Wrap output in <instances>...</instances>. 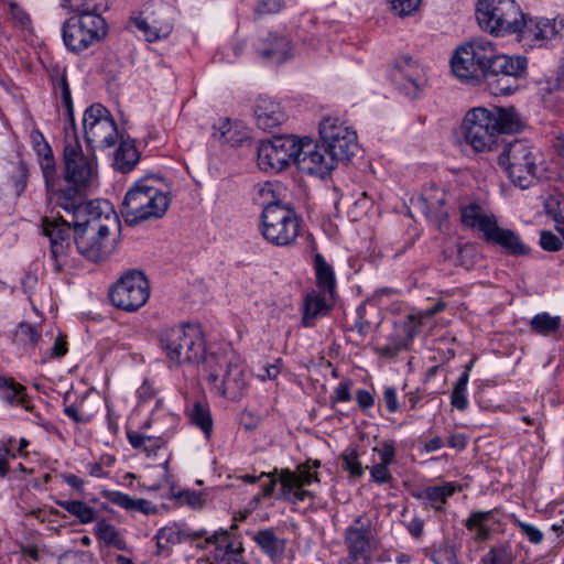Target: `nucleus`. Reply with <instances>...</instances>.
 I'll return each mask as SVG.
<instances>
[{
  "mask_svg": "<svg viewBox=\"0 0 564 564\" xmlns=\"http://www.w3.org/2000/svg\"><path fill=\"white\" fill-rule=\"evenodd\" d=\"M453 74L466 84L485 82L494 95H510L524 78L528 58L498 53L487 39H475L457 47L451 58Z\"/></svg>",
  "mask_w": 564,
  "mask_h": 564,
  "instance_id": "1",
  "label": "nucleus"
},
{
  "mask_svg": "<svg viewBox=\"0 0 564 564\" xmlns=\"http://www.w3.org/2000/svg\"><path fill=\"white\" fill-rule=\"evenodd\" d=\"M65 197L67 202H58L55 207L72 214L73 221H66L61 216H43L41 220L42 234L50 239L51 254L55 261V271L61 272L66 263L70 249V228L87 227L91 223L105 225L107 231L118 227L119 220L108 200L95 199L85 202L86 193L80 188L69 187Z\"/></svg>",
  "mask_w": 564,
  "mask_h": 564,
  "instance_id": "2",
  "label": "nucleus"
},
{
  "mask_svg": "<svg viewBox=\"0 0 564 564\" xmlns=\"http://www.w3.org/2000/svg\"><path fill=\"white\" fill-rule=\"evenodd\" d=\"M321 142L306 140L310 159L301 162V172L321 178L327 176L338 162H349L358 150L357 134L338 118H324L319 123Z\"/></svg>",
  "mask_w": 564,
  "mask_h": 564,
  "instance_id": "3",
  "label": "nucleus"
},
{
  "mask_svg": "<svg viewBox=\"0 0 564 564\" xmlns=\"http://www.w3.org/2000/svg\"><path fill=\"white\" fill-rule=\"evenodd\" d=\"M523 121L514 107L489 110L476 107L468 110L460 131L466 144L475 152L498 151L505 143L502 134L517 133Z\"/></svg>",
  "mask_w": 564,
  "mask_h": 564,
  "instance_id": "4",
  "label": "nucleus"
},
{
  "mask_svg": "<svg viewBox=\"0 0 564 564\" xmlns=\"http://www.w3.org/2000/svg\"><path fill=\"white\" fill-rule=\"evenodd\" d=\"M499 150L497 163L514 186L527 189L538 183L541 154L528 141L506 140Z\"/></svg>",
  "mask_w": 564,
  "mask_h": 564,
  "instance_id": "5",
  "label": "nucleus"
},
{
  "mask_svg": "<svg viewBox=\"0 0 564 564\" xmlns=\"http://www.w3.org/2000/svg\"><path fill=\"white\" fill-rule=\"evenodd\" d=\"M160 347L175 365L198 364L206 360V344L198 325L183 324L164 327L159 333Z\"/></svg>",
  "mask_w": 564,
  "mask_h": 564,
  "instance_id": "6",
  "label": "nucleus"
},
{
  "mask_svg": "<svg viewBox=\"0 0 564 564\" xmlns=\"http://www.w3.org/2000/svg\"><path fill=\"white\" fill-rule=\"evenodd\" d=\"M170 206L167 194L149 184V180L138 181L124 195L121 215L129 226L165 215Z\"/></svg>",
  "mask_w": 564,
  "mask_h": 564,
  "instance_id": "7",
  "label": "nucleus"
},
{
  "mask_svg": "<svg viewBox=\"0 0 564 564\" xmlns=\"http://www.w3.org/2000/svg\"><path fill=\"white\" fill-rule=\"evenodd\" d=\"M306 140L294 135H275L262 140L258 147V166L267 173L275 174L293 162L301 171L302 160L310 159L306 154Z\"/></svg>",
  "mask_w": 564,
  "mask_h": 564,
  "instance_id": "8",
  "label": "nucleus"
},
{
  "mask_svg": "<svg viewBox=\"0 0 564 564\" xmlns=\"http://www.w3.org/2000/svg\"><path fill=\"white\" fill-rule=\"evenodd\" d=\"M260 232L271 245L285 247L292 245L301 228V218L294 209L280 202L269 203L260 216Z\"/></svg>",
  "mask_w": 564,
  "mask_h": 564,
  "instance_id": "9",
  "label": "nucleus"
},
{
  "mask_svg": "<svg viewBox=\"0 0 564 564\" xmlns=\"http://www.w3.org/2000/svg\"><path fill=\"white\" fill-rule=\"evenodd\" d=\"M204 370L208 383L219 395L228 400H239L247 390L245 371L240 364L228 360L225 355L210 354L205 360Z\"/></svg>",
  "mask_w": 564,
  "mask_h": 564,
  "instance_id": "10",
  "label": "nucleus"
},
{
  "mask_svg": "<svg viewBox=\"0 0 564 564\" xmlns=\"http://www.w3.org/2000/svg\"><path fill=\"white\" fill-rule=\"evenodd\" d=\"M476 18L484 31L499 36L518 32L523 12L516 0H478Z\"/></svg>",
  "mask_w": 564,
  "mask_h": 564,
  "instance_id": "11",
  "label": "nucleus"
},
{
  "mask_svg": "<svg viewBox=\"0 0 564 564\" xmlns=\"http://www.w3.org/2000/svg\"><path fill=\"white\" fill-rule=\"evenodd\" d=\"M65 167L64 184L80 188L85 192L97 174L95 160L85 155L75 131L65 128V144L63 151Z\"/></svg>",
  "mask_w": 564,
  "mask_h": 564,
  "instance_id": "12",
  "label": "nucleus"
},
{
  "mask_svg": "<svg viewBox=\"0 0 564 564\" xmlns=\"http://www.w3.org/2000/svg\"><path fill=\"white\" fill-rule=\"evenodd\" d=\"M107 34L106 20L100 14H80L66 20L62 28L65 46L80 53L98 43Z\"/></svg>",
  "mask_w": 564,
  "mask_h": 564,
  "instance_id": "13",
  "label": "nucleus"
},
{
  "mask_svg": "<svg viewBox=\"0 0 564 564\" xmlns=\"http://www.w3.org/2000/svg\"><path fill=\"white\" fill-rule=\"evenodd\" d=\"M83 128L85 141L91 149H109L117 143V123L101 104H94L85 110Z\"/></svg>",
  "mask_w": 564,
  "mask_h": 564,
  "instance_id": "14",
  "label": "nucleus"
},
{
  "mask_svg": "<svg viewBox=\"0 0 564 564\" xmlns=\"http://www.w3.org/2000/svg\"><path fill=\"white\" fill-rule=\"evenodd\" d=\"M149 296V281L143 272L138 270L123 274L109 291L111 303L127 312L138 311L147 303Z\"/></svg>",
  "mask_w": 564,
  "mask_h": 564,
  "instance_id": "15",
  "label": "nucleus"
},
{
  "mask_svg": "<svg viewBox=\"0 0 564 564\" xmlns=\"http://www.w3.org/2000/svg\"><path fill=\"white\" fill-rule=\"evenodd\" d=\"M73 228L76 249L88 261L104 262L115 251V243L109 240V231L105 225L91 223L87 227Z\"/></svg>",
  "mask_w": 564,
  "mask_h": 564,
  "instance_id": "16",
  "label": "nucleus"
},
{
  "mask_svg": "<svg viewBox=\"0 0 564 564\" xmlns=\"http://www.w3.org/2000/svg\"><path fill=\"white\" fill-rule=\"evenodd\" d=\"M170 10L160 3H145L141 10L131 15L129 23L134 26L148 42L167 37L173 30Z\"/></svg>",
  "mask_w": 564,
  "mask_h": 564,
  "instance_id": "17",
  "label": "nucleus"
},
{
  "mask_svg": "<svg viewBox=\"0 0 564 564\" xmlns=\"http://www.w3.org/2000/svg\"><path fill=\"white\" fill-rule=\"evenodd\" d=\"M563 26L564 24L556 19L527 17L523 13V20H521L517 33L520 40L531 47H543L550 42L560 39Z\"/></svg>",
  "mask_w": 564,
  "mask_h": 564,
  "instance_id": "18",
  "label": "nucleus"
},
{
  "mask_svg": "<svg viewBox=\"0 0 564 564\" xmlns=\"http://www.w3.org/2000/svg\"><path fill=\"white\" fill-rule=\"evenodd\" d=\"M370 527L371 522L366 516H358L346 529L347 564H369Z\"/></svg>",
  "mask_w": 564,
  "mask_h": 564,
  "instance_id": "19",
  "label": "nucleus"
},
{
  "mask_svg": "<svg viewBox=\"0 0 564 564\" xmlns=\"http://www.w3.org/2000/svg\"><path fill=\"white\" fill-rule=\"evenodd\" d=\"M40 167L45 181L47 202L55 206L58 202H67L66 191L70 185H63L64 178L57 175L56 162L54 154L39 160Z\"/></svg>",
  "mask_w": 564,
  "mask_h": 564,
  "instance_id": "20",
  "label": "nucleus"
},
{
  "mask_svg": "<svg viewBox=\"0 0 564 564\" xmlns=\"http://www.w3.org/2000/svg\"><path fill=\"white\" fill-rule=\"evenodd\" d=\"M459 210L462 224L467 228L480 231L484 238L490 234L491 228L497 223L496 216L476 202L460 204Z\"/></svg>",
  "mask_w": 564,
  "mask_h": 564,
  "instance_id": "21",
  "label": "nucleus"
},
{
  "mask_svg": "<svg viewBox=\"0 0 564 564\" xmlns=\"http://www.w3.org/2000/svg\"><path fill=\"white\" fill-rule=\"evenodd\" d=\"M254 116L258 127L264 131H271L286 119L281 104L268 96H260L257 99Z\"/></svg>",
  "mask_w": 564,
  "mask_h": 564,
  "instance_id": "22",
  "label": "nucleus"
},
{
  "mask_svg": "<svg viewBox=\"0 0 564 564\" xmlns=\"http://www.w3.org/2000/svg\"><path fill=\"white\" fill-rule=\"evenodd\" d=\"M460 487L453 481L443 482L438 486H429L420 490L412 491V497L422 501L425 509H434L436 512L444 511V505L448 498Z\"/></svg>",
  "mask_w": 564,
  "mask_h": 564,
  "instance_id": "23",
  "label": "nucleus"
},
{
  "mask_svg": "<svg viewBox=\"0 0 564 564\" xmlns=\"http://www.w3.org/2000/svg\"><path fill=\"white\" fill-rule=\"evenodd\" d=\"M256 51L259 56L275 64H281L290 58L292 45L285 36L269 33L267 37L257 42Z\"/></svg>",
  "mask_w": 564,
  "mask_h": 564,
  "instance_id": "24",
  "label": "nucleus"
},
{
  "mask_svg": "<svg viewBox=\"0 0 564 564\" xmlns=\"http://www.w3.org/2000/svg\"><path fill=\"white\" fill-rule=\"evenodd\" d=\"M485 239L488 242L500 246L511 256H524L530 252V248L523 243L516 231L500 228L497 223Z\"/></svg>",
  "mask_w": 564,
  "mask_h": 564,
  "instance_id": "25",
  "label": "nucleus"
},
{
  "mask_svg": "<svg viewBox=\"0 0 564 564\" xmlns=\"http://www.w3.org/2000/svg\"><path fill=\"white\" fill-rule=\"evenodd\" d=\"M498 512V508L487 511H471L464 521V525L468 531H476L474 536L476 542L481 543L491 538V529L487 525V522L492 521L499 524L500 520L496 517Z\"/></svg>",
  "mask_w": 564,
  "mask_h": 564,
  "instance_id": "26",
  "label": "nucleus"
},
{
  "mask_svg": "<svg viewBox=\"0 0 564 564\" xmlns=\"http://www.w3.org/2000/svg\"><path fill=\"white\" fill-rule=\"evenodd\" d=\"M420 207L426 218L433 223L438 229L448 218V212L445 208L446 195L444 192L436 189L431 196H422L419 198Z\"/></svg>",
  "mask_w": 564,
  "mask_h": 564,
  "instance_id": "27",
  "label": "nucleus"
},
{
  "mask_svg": "<svg viewBox=\"0 0 564 564\" xmlns=\"http://www.w3.org/2000/svg\"><path fill=\"white\" fill-rule=\"evenodd\" d=\"M327 294L316 292L308 293L302 306V325L304 327L315 326L316 319L328 314L332 305L326 301Z\"/></svg>",
  "mask_w": 564,
  "mask_h": 564,
  "instance_id": "28",
  "label": "nucleus"
},
{
  "mask_svg": "<svg viewBox=\"0 0 564 564\" xmlns=\"http://www.w3.org/2000/svg\"><path fill=\"white\" fill-rule=\"evenodd\" d=\"M279 480L281 485L280 497L290 503L296 505L306 499L315 498V494L313 491L296 486L293 473L288 468L280 470Z\"/></svg>",
  "mask_w": 564,
  "mask_h": 564,
  "instance_id": "29",
  "label": "nucleus"
},
{
  "mask_svg": "<svg viewBox=\"0 0 564 564\" xmlns=\"http://www.w3.org/2000/svg\"><path fill=\"white\" fill-rule=\"evenodd\" d=\"M0 398L10 405H20L28 411L32 410L25 388L13 379L0 376Z\"/></svg>",
  "mask_w": 564,
  "mask_h": 564,
  "instance_id": "30",
  "label": "nucleus"
},
{
  "mask_svg": "<svg viewBox=\"0 0 564 564\" xmlns=\"http://www.w3.org/2000/svg\"><path fill=\"white\" fill-rule=\"evenodd\" d=\"M140 154L131 140H121L113 153L112 166L121 173H128L139 162Z\"/></svg>",
  "mask_w": 564,
  "mask_h": 564,
  "instance_id": "31",
  "label": "nucleus"
},
{
  "mask_svg": "<svg viewBox=\"0 0 564 564\" xmlns=\"http://www.w3.org/2000/svg\"><path fill=\"white\" fill-rule=\"evenodd\" d=\"M314 269L318 289L333 297L336 289L335 272L321 253L314 256Z\"/></svg>",
  "mask_w": 564,
  "mask_h": 564,
  "instance_id": "32",
  "label": "nucleus"
},
{
  "mask_svg": "<svg viewBox=\"0 0 564 564\" xmlns=\"http://www.w3.org/2000/svg\"><path fill=\"white\" fill-rule=\"evenodd\" d=\"M52 79L54 90L56 94L61 95L62 104L66 110L67 126L65 128H68L70 131H75L74 105L65 70H56V74L52 76Z\"/></svg>",
  "mask_w": 564,
  "mask_h": 564,
  "instance_id": "33",
  "label": "nucleus"
},
{
  "mask_svg": "<svg viewBox=\"0 0 564 564\" xmlns=\"http://www.w3.org/2000/svg\"><path fill=\"white\" fill-rule=\"evenodd\" d=\"M207 532L205 530L200 531H188L186 529H183L181 524L173 523L171 525H166L164 528H161L154 538H159L160 540L165 541L169 545H175L178 544L185 540H197L203 538Z\"/></svg>",
  "mask_w": 564,
  "mask_h": 564,
  "instance_id": "34",
  "label": "nucleus"
},
{
  "mask_svg": "<svg viewBox=\"0 0 564 564\" xmlns=\"http://www.w3.org/2000/svg\"><path fill=\"white\" fill-rule=\"evenodd\" d=\"M254 542L271 558L281 556L285 549V542L271 529L260 530L254 536Z\"/></svg>",
  "mask_w": 564,
  "mask_h": 564,
  "instance_id": "35",
  "label": "nucleus"
},
{
  "mask_svg": "<svg viewBox=\"0 0 564 564\" xmlns=\"http://www.w3.org/2000/svg\"><path fill=\"white\" fill-rule=\"evenodd\" d=\"M55 503L66 510L69 514L76 517L83 524L91 523L96 520V510L82 500H55Z\"/></svg>",
  "mask_w": 564,
  "mask_h": 564,
  "instance_id": "36",
  "label": "nucleus"
},
{
  "mask_svg": "<svg viewBox=\"0 0 564 564\" xmlns=\"http://www.w3.org/2000/svg\"><path fill=\"white\" fill-rule=\"evenodd\" d=\"M62 7L80 14H100L108 9L107 0H62Z\"/></svg>",
  "mask_w": 564,
  "mask_h": 564,
  "instance_id": "37",
  "label": "nucleus"
},
{
  "mask_svg": "<svg viewBox=\"0 0 564 564\" xmlns=\"http://www.w3.org/2000/svg\"><path fill=\"white\" fill-rule=\"evenodd\" d=\"M561 317L552 316L546 312L539 313L530 319V328L533 333L549 336L554 334L561 327Z\"/></svg>",
  "mask_w": 564,
  "mask_h": 564,
  "instance_id": "38",
  "label": "nucleus"
},
{
  "mask_svg": "<svg viewBox=\"0 0 564 564\" xmlns=\"http://www.w3.org/2000/svg\"><path fill=\"white\" fill-rule=\"evenodd\" d=\"M191 422L198 427L208 440L213 433V419L207 404L195 402L189 412Z\"/></svg>",
  "mask_w": 564,
  "mask_h": 564,
  "instance_id": "39",
  "label": "nucleus"
},
{
  "mask_svg": "<svg viewBox=\"0 0 564 564\" xmlns=\"http://www.w3.org/2000/svg\"><path fill=\"white\" fill-rule=\"evenodd\" d=\"M445 308V303L437 302L433 307L419 312L416 314H410L408 321L404 323V329L406 337L411 340L423 325L425 318H431L435 314L442 312Z\"/></svg>",
  "mask_w": 564,
  "mask_h": 564,
  "instance_id": "40",
  "label": "nucleus"
},
{
  "mask_svg": "<svg viewBox=\"0 0 564 564\" xmlns=\"http://www.w3.org/2000/svg\"><path fill=\"white\" fill-rule=\"evenodd\" d=\"M41 337L39 327L22 322L14 333V343L25 349H34L39 345Z\"/></svg>",
  "mask_w": 564,
  "mask_h": 564,
  "instance_id": "41",
  "label": "nucleus"
},
{
  "mask_svg": "<svg viewBox=\"0 0 564 564\" xmlns=\"http://www.w3.org/2000/svg\"><path fill=\"white\" fill-rule=\"evenodd\" d=\"M95 534L99 540L104 541L107 545H112L119 550L124 549V542L119 536V533L115 525L110 524L105 520H101L96 524Z\"/></svg>",
  "mask_w": 564,
  "mask_h": 564,
  "instance_id": "42",
  "label": "nucleus"
},
{
  "mask_svg": "<svg viewBox=\"0 0 564 564\" xmlns=\"http://www.w3.org/2000/svg\"><path fill=\"white\" fill-rule=\"evenodd\" d=\"M467 384V375L462 373L451 393V404L458 411H465L468 408Z\"/></svg>",
  "mask_w": 564,
  "mask_h": 564,
  "instance_id": "43",
  "label": "nucleus"
},
{
  "mask_svg": "<svg viewBox=\"0 0 564 564\" xmlns=\"http://www.w3.org/2000/svg\"><path fill=\"white\" fill-rule=\"evenodd\" d=\"M434 564H458L455 546L448 541L442 542L432 553Z\"/></svg>",
  "mask_w": 564,
  "mask_h": 564,
  "instance_id": "44",
  "label": "nucleus"
},
{
  "mask_svg": "<svg viewBox=\"0 0 564 564\" xmlns=\"http://www.w3.org/2000/svg\"><path fill=\"white\" fill-rule=\"evenodd\" d=\"M232 123L229 119H224L218 126H214V138L223 143L237 145L242 141V137H231Z\"/></svg>",
  "mask_w": 564,
  "mask_h": 564,
  "instance_id": "45",
  "label": "nucleus"
},
{
  "mask_svg": "<svg viewBox=\"0 0 564 564\" xmlns=\"http://www.w3.org/2000/svg\"><path fill=\"white\" fill-rule=\"evenodd\" d=\"M546 214L557 224H564V196L551 195L544 203Z\"/></svg>",
  "mask_w": 564,
  "mask_h": 564,
  "instance_id": "46",
  "label": "nucleus"
},
{
  "mask_svg": "<svg viewBox=\"0 0 564 564\" xmlns=\"http://www.w3.org/2000/svg\"><path fill=\"white\" fill-rule=\"evenodd\" d=\"M401 73L404 78V83L402 84L403 93L412 99L417 98L420 93L423 90L425 79L422 76L414 77L406 74L403 69H401Z\"/></svg>",
  "mask_w": 564,
  "mask_h": 564,
  "instance_id": "47",
  "label": "nucleus"
},
{
  "mask_svg": "<svg viewBox=\"0 0 564 564\" xmlns=\"http://www.w3.org/2000/svg\"><path fill=\"white\" fill-rule=\"evenodd\" d=\"M343 467L349 471L352 477H360L364 474L362 466L358 459V454L355 448H347L341 454Z\"/></svg>",
  "mask_w": 564,
  "mask_h": 564,
  "instance_id": "48",
  "label": "nucleus"
},
{
  "mask_svg": "<svg viewBox=\"0 0 564 564\" xmlns=\"http://www.w3.org/2000/svg\"><path fill=\"white\" fill-rule=\"evenodd\" d=\"M541 90L544 96L556 95L558 99L564 100V70H560L555 77L549 78Z\"/></svg>",
  "mask_w": 564,
  "mask_h": 564,
  "instance_id": "49",
  "label": "nucleus"
},
{
  "mask_svg": "<svg viewBox=\"0 0 564 564\" xmlns=\"http://www.w3.org/2000/svg\"><path fill=\"white\" fill-rule=\"evenodd\" d=\"M391 10L399 17H408L419 10L421 0H390Z\"/></svg>",
  "mask_w": 564,
  "mask_h": 564,
  "instance_id": "50",
  "label": "nucleus"
},
{
  "mask_svg": "<svg viewBox=\"0 0 564 564\" xmlns=\"http://www.w3.org/2000/svg\"><path fill=\"white\" fill-rule=\"evenodd\" d=\"M293 473V477L295 478V482L297 487L310 486L313 482H319L317 471H311L306 466L300 464L295 471Z\"/></svg>",
  "mask_w": 564,
  "mask_h": 564,
  "instance_id": "51",
  "label": "nucleus"
},
{
  "mask_svg": "<svg viewBox=\"0 0 564 564\" xmlns=\"http://www.w3.org/2000/svg\"><path fill=\"white\" fill-rule=\"evenodd\" d=\"M514 524L520 529V532L533 544H540L543 541V532L533 524L523 522L514 518Z\"/></svg>",
  "mask_w": 564,
  "mask_h": 564,
  "instance_id": "52",
  "label": "nucleus"
},
{
  "mask_svg": "<svg viewBox=\"0 0 564 564\" xmlns=\"http://www.w3.org/2000/svg\"><path fill=\"white\" fill-rule=\"evenodd\" d=\"M102 496L111 503H113L124 510H128V511L133 510L134 498L130 497L127 494H123L121 491H104Z\"/></svg>",
  "mask_w": 564,
  "mask_h": 564,
  "instance_id": "53",
  "label": "nucleus"
},
{
  "mask_svg": "<svg viewBox=\"0 0 564 564\" xmlns=\"http://www.w3.org/2000/svg\"><path fill=\"white\" fill-rule=\"evenodd\" d=\"M232 538L229 530L219 529L215 531L212 535L207 536L205 543L214 544L215 552L220 553L227 546V544H229Z\"/></svg>",
  "mask_w": 564,
  "mask_h": 564,
  "instance_id": "54",
  "label": "nucleus"
},
{
  "mask_svg": "<svg viewBox=\"0 0 564 564\" xmlns=\"http://www.w3.org/2000/svg\"><path fill=\"white\" fill-rule=\"evenodd\" d=\"M243 547L242 543H236L234 539L227 544V546L223 550V552H214V558L218 562L226 563L228 558L238 557L242 554Z\"/></svg>",
  "mask_w": 564,
  "mask_h": 564,
  "instance_id": "55",
  "label": "nucleus"
},
{
  "mask_svg": "<svg viewBox=\"0 0 564 564\" xmlns=\"http://www.w3.org/2000/svg\"><path fill=\"white\" fill-rule=\"evenodd\" d=\"M351 382L349 380L340 381L330 395V405L335 406L338 402H348L351 400L350 394Z\"/></svg>",
  "mask_w": 564,
  "mask_h": 564,
  "instance_id": "56",
  "label": "nucleus"
},
{
  "mask_svg": "<svg viewBox=\"0 0 564 564\" xmlns=\"http://www.w3.org/2000/svg\"><path fill=\"white\" fill-rule=\"evenodd\" d=\"M511 560L505 547L492 546L489 552L484 556V564H507Z\"/></svg>",
  "mask_w": 564,
  "mask_h": 564,
  "instance_id": "57",
  "label": "nucleus"
},
{
  "mask_svg": "<svg viewBox=\"0 0 564 564\" xmlns=\"http://www.w3.org/2000/svg\"><path fill=\"white\" fill-rule=\"evenodd\" d=\"M370 476L371 479L379 485L388 484L393 479L389 470V465L381 463L375 464L370 468Z\"/></svg>",
  "mask_w": 564,
  "mask_h": 564,
  "instance_id": "58",
  "label": "nucleus"
},
{
  "mask_svg": "<svg viewBox=\"0 0 564 564\" xmlns=\"http://www.w3.org/2000/svg\"><path fill=\"white\" fill-rule=\"evenodd\" d=\"M283 7V0H258L254 13L258 17L278 13Z\"/></svg>",
  "mask_w": 564,
  "mask_h": 564,
  "instance_id": "59",
  "label": "nucleus"
},
{
  "mask_svg": "<svg viewBox=\"0 0 564 564\" xmlns=\"http://www.w3.org/2000/svg\"><path fill=\"white\" fill-rule=\"evenodd\" d=\"M540 246L546 251H557L562 248V241L553 232L543 230L540 234Z\"/></svg>",
  "mask_w": 564,
  "mask_h": 564,
  "instance_id": "60",
  "label": "nucleus"
},
{
  "mask_svg": "<svg viewBox=\"0 0 564 564\" xmlns=\"http://www.w3.org/2000/svg\"><path fill=\"white\" fill-rule=\"evenodd\" d=\"M276 475H280V471H278V469H274L273 473H261L260 478H269L268 481L261 485L262 497L269 498L273 495L276 482H280L279 477H276Z\"/></svg>",
  "mask_w": 564,
  "mask_h": 564,
  "instance_id": "61",
  "label": "nucleus"
},
{
  "mask_svg": "<svg viewBox=\"0 0 564 564\" xmlns=\"http://www.w3.org/2000/svg\"><path fill=\"white\" fill-rule=\"evenodd\" d=\"M403 349H405L404 343L402 340H397L391 344L377 347L376 351L381 357L393 358Z\"/></svg>",
  "mask_w": 564,
  "mask_h": 564,
  "instance_id": "62",
  "label": "nucleus"
},
{
  "mask_svg": "<svg viewBox=\"0 0 564 564\" xmlns=\"http://www.w3.org/2000/svg\"><path fill=\"white\" fill-rule=\"evenodd\" d=\"M383 402L390 413H395L400 409L397 390L393 387H386L383 390Z\"/></svg>",
  "mask_w": 564,
  "mask_h": 564,
  "instance_id": "63",
  "label": "nucleus"
},
{
  "mask_svg": "<svg viewBox=\"0 0 564 564\" xmlns=\"http://www.w3.org/2000/svg\"><path fill=\"white\" fill-rule=\"evenodd\" d=\"M379 453L380 463L391 465L394 462L395 449L391 442H383L380 448H375Z\"/></svg>",
  "mask_w": 564,
  "mask_h": 564,
  "instance_id": "64",
  "label": "nucleus"
}]
</instances>
